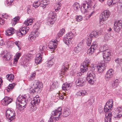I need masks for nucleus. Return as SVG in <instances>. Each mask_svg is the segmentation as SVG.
Instances as JSON below:
<instances>
[{
	"label": "nucleus",
	"instance_id": "obj_60",
	"mask_svg": "<svg viewBox=\"0 0 122 122\" xmlns=\"http://www.w3.org/2000/svg\"><path fill=\"white\" fill-rule=\"evenodd\" d=\"M34 90V89H33V88H30L29 89V93L31 94L32 93H34L35 92L34 91H33Z\"/></svg>",
	"mask_w": 122,
	"mask_h": 122
},
{
	"label": "nucleus",
	"instance_id": "obj_27",
	"mask_svg": "<svg viewBox=\"0 0 122 122\" xmlns=\"http://www.w3.org/2000/svg\"><path fill=\"white\" fill-rule=\"evenodd\" d=\"M55 61V58H53L51 59V60H49L47 63V66L48 67H51L53 65Z\"/></svg>",
	"mask_w": 122,
	"mask_h": 122
},
{
	"label": "nucleus",
	"instance_id": "obj_46",
	"mask_svg": "<svg viewBox=\"0 0 122 122\" xmlns=\"http://www.w3.org/2000/svg\"><path fill=\"white\" fill-rule=\"evenodd\" d=\"M20 42L19 41H17L14 42V44L16 45L19 48V50H20L21 48Z\"/></svg>",
	"mask_w": 122,
	"mask_h": 122
},
{
	"label": "nucleus",
	"instance_id": "obj_59",
	"mask_svg": "<svg viewBox=\"0 0 122 122\" xmlns=\"http://www.w3.org/2000/svg\"><path fill=\"white\" fill-rule=\"evenodd\" d=\"M117 84L113 81V82L112 83V86L114 88L117 86Z\"/></svg>",
	"mask_w": 122,
	"mask_h": 122
},
{
	"label": "nucleus",
	"instance_id": "obj_10",
	"mask_svg": "<svg viewBox=\"0 0 122 122\" xmlns=\"http://www.w3.org/2000/svg\"><path fill=\"white\" fill-rule=\"evenodd\" d=\"M110 11L108 10H104L101 15L100 18L101 20L104 21L107 20L110 15Z\"/></svg>",
	"mask_w": 122,
	"mask_h": 122
},
{
	"label": "nucleus",
	"instance_id": "obj_40",
	"mask_svg": "<svg viewBox=\"0 0 122 122\" xmlns=\"http://www.w3.org/2000/svg\"><path fill=\"white\" fill-rule=\"evenodd\" d=\"M74 9L76 11L79 8L80 6L79 4L77 2L75 3L73 5Z\"/></svg>",
	"mask_w": 122,
	"mask_h": 122
},
{
	"label": "nucleus",
	"instance_id": "obj_36",
	"mask_svg": "<svg viewBox=\"0 0 122 122\" xmlns=\"http://www.w3.org/2000/svg\"><path fill=\"white\" fill-rule=\"evenodd\" d=\"M21 56V53H17L15 55V59L14 62V64H16V63L18 61V60L19 59L20 56Z\"/></svg>",
	"mask_w": 122,
	"mask_h": 122
},
{
	"label": "nucleus",
	"instance_id": "obj_29",
	"mask_svg": "<svg viewBox=\"0 0 122 122\" xmlns=\"http://www.w3.org/2000/svg\"><path fill=\"white\" fill-rule=\"evenodd\" d=\"M97 69L98 72L101 73L104 70V67L101 64H100L97 66Z\"/></svg>",
	"mask_w": 122,
	"mask_h": 122
},
{
	"label": "nucleus",
	"instance_id": "obj_22",
	"mask_svg": "<svg viewBox=\"0 0 122 122\" xmlns=\"http://www.w3.org/2000/svg\"><path fill=\"white\" fill-rule=\"evenodd\" d=\"M62 112L63 117H66L68 116L70 114V111L68 108H66L63 110Z\"/></svg>",
	"mask_w": 122,
	"mask_h": 122
},
{
	"label": "nucleus",
	"instance_id": "obj_20",
	"mask_svg": "<svg viewBox=\"0 0 122 122\" xmlns=\"http://www.w3.org/2000/svg\"><path fill=\"white\" fill-rule=\"evenodd\" d=\"M57 43H54L53 41H51L49 43L48 47L50 49L52 50V51H53L57 47Z\"/></svg>",
	"mask_w": 122,
	"mask_h": 122
},
{
	"label": "nucleus",
	"instance_id": "obj_42",
	"mask_svg": "<svg viewBox=\"0 0 122 122\" xmlns=\"http://www.w3.org/2000/svg\"><path fill=\"white\" fill-rule=\"evenodd\" d=\"M61 5L60 3L55 4L54 5V7L55 11L56 12L57 11L59 10L60 9Z\"/></svg>",
	"mask_w": 122,
	"mask_h": 122
},
{
	"label": "nucleus",
	"instance_id": "obj_5",
	"mask_svg": "<svg viewBox=\"0 0 122 122\" xmlns=\"http://www.w3.org/2000/svg\"><path fill=\"white\" fill-rule=\"evenodd\" d=\"M34 87V90L35 92L39 93L41 92V88L43 87L42 83L38 81H35L33 84Z\"/></svg>",
	"mask_w": 122,
	"mask_h": 122
},
{
	"label": "nucleus",
	"instance_id": "obj_51",
	"mask_svg": "<svg viewBox=\"0 0 122 122\" xmlns=\"http://www.w3.org/2000/svg\"><path fill=\"white\" fill-rule=\"evenodd\" d=\"M36 75L35 72L32 74L30 77V80L31 81L33 80L35 77Z\"/></svg>",
	"mask_w": 122,
	"mask_h": 122
},
{
	"label": "nucleus",
	"instance_id": "obj_11",
	"mask_svg": "<svg viewBox=\"0 0 122 122\" xmlns=\"http://www.w3.org/2000/svg\"><path fill=\"white\" fill-rule=\"evenodd\" d=\"M90 63V60L88 59H86L83 62V65L81 66V71L83 73L84 71L85 72H86L88 70V66Z\"/></svg>",
	"mask_w": 122,
	"mask_h": 122
},
{
	"label": "nucleus",
	"instance_id": "obj_50",
	"mask_svg": "<svg viewBox=\"0 0 122 122\" xmlns=\"http://www.w3.org/2000/svg\"><path fill=\"white\" fill-rule=\"evenodd\" d=\"M11 56L8 53L5 56V58H5V59L7 61L10 60L11 58Z\"/></svg>",
	"mask_w": 122,
	"mask_h": 122
},
{
	"label": "nucleus",
	"instance_id": "obj_55",
	"mask_svg": "<svg viewBox=\"0 0 122 122\" xmlns=\"http://www.w3.org/2000/svg\"><path fill=\"white\" fill-rule=\"evenodd\" d=\"M115 61L116 63L118 64L121 62V58L120 59L119 58H117L116 59Z\"/></svg>",
	"mask_w": 122,
	"mask_h": 122
},
{
	"label": "nucleus",
	"instance_id": "obj_58",
	"mask_svg": "<svg viewBox=\"0 0 122 122\" xmlns=\"http://www.w3.org/2000/svg\"><path fill=\"white\" fill-rule=\"evenodd\" d=\"M82 42H81L78 44L77 46L79 48H80V49H81L82 47Z\"/></svg>",
	"mask_w": 122,
	"mask_h": 122
},
{
	"label": "nucleus",
	"instance_id": "obj_23",
	"mask_svg": "<svg viewBox=\"0 0 122 122\" xmlns=\"http://www.w3.org/2000/svg\"><path fill=\"white\" fill-rule=\"evenodd\" d=\"M71 84L64 83L62 86V88L64 90H69L71 88Z\"/></svg>",
	"mask_w": 122,
	"mask_h": 122
},
{
	"label": "nucleus",
	"instance_id": "obj_3",
	"mask_svg": "<svg viewBox=\"0 0 122 122\" xmlns=\"http://www.w3.org/2000/svg\"><path fill=\"white\" fill-rule=\"evenodd\" d=\"M6 114L7 120L9 122H10L15 119V113L13 110L8 109L6 111Z\"/></svg>",
	"mask_w": 122,
	"mask_h": 122
},
{
	"label": "nucleus",
	"instance_id": "obj_2",
	"mask_svg": "<svg viewBox=\"0 0 122 122\" xmlns=\"http://www.w3.org/2000/svg\"><path fill=\"white\" fill-rule=\"evenodd\" d=\"M16 103L17 107L19 110H23L26 104V97L25 96H19L16 101Z\"/></svg>",
	"mask_w": 122,
	"mask_h": 122
},
{
	"label": "nucleus",
	"instance_id": "obj_41",
	"mask_svg": "<svg viewBox=\"0 0 122 122\" xmlns=\"http://www.w3.org/2000/svg\"><path fill=\"white\" fill-rule=\"evenodd\" d=\"M118 0H108V4L109 5H113L115 4L118 1Z\"/></svg>",
	"mask_w": 122,
	"mask_h": 122
},
{
	"label": "nucleus",
	"instance_id": "obj_14",
	"mask_svg": "<svg viewBox=\"0 0 122 122\" xmlns=\"http://www.w3.org/2000/svg\"><path fill=\"white\" fill-rule=\"evenodd\" d=\"M114 71L112 69L108 70L105 76V79L106 81H109L113 76Z\"/></svg>",
	"mask_w": 122,
	"mask_h": 122
},
{
	"label": "nucleus",
	"instance_id": "obj_21",
	"mask_svg": "<svg viewBox=\"0 0 122 122\" xmlns=\"http://www.w3.org/2000/svg\"><path fill=\"white\" fill-rule=\"evenodd\" d=\"M15 30L13 27L10 28L7 30L5 33L7 36H10L13 34L14 33Z\"/></svg>",
	"mask_w": 122,
	"mask_h": 122
},
{
	"label": "nucleus",
	"instance_id": "obj_54",
	"mask_svg": "<svg viewBox=\"0 0 122 122\" xmlns=\"http://www.w3.org/2000/svg\"><path fill=\"white\" fill-rule=\"evenodd\" d=\"M8 53H7V51H5L2 53L1 56L3 57L4 58H5V56Z\"/></svg>",
	"mask_w": 122,
	"mask_h": 122
},
{
	"label": "nucleus",
	"instance_id": "obj_24",
	"mask_svg": "<svg viewBox=\"0 0 122 122\" xmlns=\"http://www.w3.org/2000/svg\"><path fill=\"white\" fill-rule=\"evenodd\" d=\"M12 101V99L8 97H6L4 99V103L5 104V105L6 106L9 104L11 103Z\"/></svg>",
	"mask_w": 122,
	"mask_h": 122
},
{
	"label": "nucleus",
	"instance_id": "obj_49",
	"mask_svg": "<svg viewBox=\"0 0 122 122\" xmlns=\"http://www.w3.org/2000/svg\"><path fill=\"white\" fill-rule=\"evenodd\" d=\"M76 19L77 21L79 22L82 20L83 17L81 16H78L77 17H76Z\"/></svg>",
	"mask_w": 122,
	"mask_h": 122
},
{
	"label": "nucleus",
	"instance_id": "obj_12",
	"mask_svg": "<svg viewBox=\"0 0 122 122\" xmlns=\"http://www.w3.org/2000/svg\"><path fill=\"white\" fill-rule=\"evenodd\" d=\"M86 77H79L76 80V84L77 86H82L86 83Z\"/></svg>",
	"mask_w": 122,
	"mask_h": 122
},
{
	"label": "nucleus",
	"instance_id": "obj_30",
	"mask_svg": "<svg viewBox=\"0 0 122 122\" xmlns=\"http://www.w3.org/2000/svg\"><path fill=\"white\" fill-rule=\"evenodd\" d=\"M15 83H14L9 84L7 87V92H9L10 91L12 90L15 86Z\"/></svg>",
	"mask_w": 122,
	"mask_h": 122
},
{
	"label": "nucleus",
	"instance_id": "obj_8",
	"mask_svg": "<svg viewBox=\"0 0 122 122\" xmlns=\"http://www.w3.org/2000/svg\"><path fill=\"white\" fill-rule=\"evenodd\" d=\"M29 29V28L28 27H22L16 31V34L17 36L21 37L22 35L25 34L28 32Z\"/></svg>",
	"mask_w": 122,
	"mask_h": 122
},
{
	"label": "nucleus",
	"instance_id": "obj_34",
	"mask_svg": "<svg viewBox=\"0 0 122 122\" xmlns=\"http://www.w3.org/2000/svg\"><path fill=\"white\" fill-rule=\"evenodd\" d=\"M7 79L9 81L12 82L13 80L14 76L13 74L7 75L6 76Z\"/></svg>",
	"mask_w": 122,
	"mask_h": 122
},
{
	"label": "nucleus",
	"instance_id": "obj_48",
	"mask_svg": "<svg viewBox=\"0 0 122 122\" xmlns=\"http://www.w3.org/2000/svg\"><path fill=\"white\" fill-rule=\"evenodd\" d=\"M49 0H42L41 1V4L43 3L44 5H47L49 2Z\"/></svg>",
	"mask_w": 122,
	"mask_h": 122
},
{
	"label": "nucleus",
	"instance_id": "obj_61",
	"mask_svg": "<svg viewBox=\"0 0 122 122\" xmlns=\"http://www.w3.org/2000/svg\"><path fill=\"white\" fill-rule=\"evenodd\" d=\"M3 17L5 19H7V18L9 16L5 13H4V15H2Z\"/></svg>",
	"mask_w": 122,
	"mask_h": 122
},
{
	"label": "nucleus",
	"instance_id": "obj_62",
	"mask_svg": "<svg viewBox=\"0 0 122 122\" xmlns=\"http://www.w3.org/2000/svg\"><path fill=\"white\" fill-rule=\"evenodd\" d=\"M55 117V119H54L55 120H56V121H58L59 120V119L60 118V116H54Z\"/></svg>",
	"mask_w": 122,
	"mask_h": 122
},
{
	"label": "nucleus",
	"instance_id": "obj_31",
	"mask_svg": "<svg viewBox=\"0 0 122 122\" xmlns=\"http://www.w3.org/2000/svg\"><path fill=\"white\" fill-rule=\"evenodd\" d=\"M108 49V46L107 45L105 44L101 47L100 50L101 52H102L104 51H107V50H109Z\"/></svg>",
	"mask_w": 122,
	"mask_h": 122
},
{
	"label": "nucleus",
	"instance_id": "obj_19",
	"mask_svg": "<svg viewBox=\"0 0 122 122\" xmlns=\"http://www.w3.org/2000/svg\"><path fill=\"white\" fill-rule=\"evenodd\" d=\"M42 56L41 54H38L36 55V58H35V62L37 65L41 63L42 61Z\"/></svg>",
	"mask_w": 122,
	"mask_h": 122
},
{
	"label": "nucleus",
	"instance_id": "obj_56",
	"mask_svg": "<svg viewBox=\"0 0 122 122\" xmlns=\"http://www.w3.org/2000/svg\"><path fill=\"white\" fill-rule=\"evenodd\" d=\"M54 119H55V117H54V116L52 115H51L49 120V121L50 122H53Z\"/></svg>",
	"mask_w": 122,
	"mask_h": 122
},
{
	"label": "nucleus",
	"instance_id": "obj_28",
	"mask_svg": "<svg viewBox=\"0 0 122 122\" xmlns=\"http://www.w3.org/2000/svg\"><path fill=\"white\" fill-rule=\"evenodd\" d=\"M20 19L19 17H16L13 19L12 21H11V23L13 26H14L16 24V23L19 21Z\"/></svg>",
	"mask_w": 122,
	"mask_h": 122
},
{
	"label": "nucleus",
	"instance_id": "obj_33",
	"mask_svg": "<svg viewBox=\"0 0 122 122\" xmlns=\"http://www.w3.org/2000/svg\"><path fill=\"white\" fill-rule=\"evenodd\" d=\"M114 25H118L120 27H122V21L121 20L116 21L114 24Z\"/></svg>",
	"mask_w": 122,
	"mask_h": 122
},
{
	"label": "nucleus",
	"instance_id": "obj_39",
	"mask_svg": "<svg viewBox=\"0 0 122 122\" xmlns=\"http://www.w3.org/2000/svg\"><path fill=\"white\" fill-rule=\"evenodd\" d=\"M65 31V29L63 28L61 29L59 32L57 34V36L59 37L61 36L64 34Z\"/></svg>",
	"mask_w": 122,
	"mask_h": 122
},
{
	"label": "nucleus",
	"instance_id": "obj_1",
	"mask_svg": "<svg viewBox=\"0 0 122 122\" xmlns=\"http://www.w3.org/2000/svg\"><path fill=\"white\" fill-rule=\"evenodd\" d=\"M113 106V102L112 100H110L105 104L103 111L106 113V117L105 118V122H111V120L113 114L110 111Z\"/></svg>",
	"mask_w": 122,
	"mask_h": 122
},
{
	"label": "nucleus",
	"instance_id": "obj_18",
	"mask_svg": "<svg viewBox=\"0 0 122 122\" xmlns=\"http://www.w3.org/2000/svg\"><path fill=\"white\" fill-rule=\"evenodd\" d=\"M62 110L61 107H59L57 109L54 111H53L52 112V114L53 116H60L61 114V111Z\"/></svg>",
	"mask_w": 122,
	"mask_h": 122
},
{
	"label": "nucleus",
	"instance_id": "obj_17",
	"mask_svg": "<svg viewBox=\"0 0 122 122\" xmlns=\"http://www.w3.org/2000/svg\"><path fill=\"white\" fill-rule=\"evenodd\" d=\"M40 101V98L38 96H36L33 98V100L31 101V104L33 107L38 104Z\"/></svg>",
	"mask_w": 122,
	"mask_h": 122
},
{
	"label": "nucleus",
	"instance_id": "obj_43",
	"mask_svg": "<svg viewBox=\"0 0 122 122\" xmlns=\"http://www.w3.org/2000/svg\"><path fill=\"white\" fill-rule=\"evenodd\" d=\"M73 36V34L71 32H70L66 34V37L68 38V37L70 38V40H71Z\"/></svg>",
	"mask_w": 122,
	"mask_h": 122
},
{
	"label": "nucleus",
	"instance_id": "obj_37",
	"mask_svg": "<svg viewBox=\"0 0 122 122\" xmlns=\"http://www.w3.org/2000/svg\"><path fill=\"white\" fill-rule=\"evenodd\" d=\"M33 20L31 19H29L26 20L24 22V24L27 26L31 25L32 24Z\"/></svg>",
	"mask_w": 122,
	"mask_h": 122
},
{
	"label": "nucleus",
	"instance_id": "obj_45",
	"mask_svg": "<svg viewBox=\"0 0 122 122\" xmlns=\"http://www.w3.org/2000/svg\"><path fill=\"white\" fill-rule=\"evenodd\" d=\"M122 27H120L118 25H114V30L116 32H118L120 31Z\"/></svg>",
	"mask_w": 122,
	"mask_h": 122
},
{
	"label": "nucleus",
	"instance_id": "obj_35",
	"mask_svg": "<svg viewBox=\"0 0 122 122\" xmlns=\"http://www.w3.org/2000/svg\"><path fill=\"white\" fill-rule=\"evenodd\" d=\"M41 4V2L39 1H35L33 4L32 6L35 8H36L39 7Z\"/></svg>",
	"mask_w": 122,
	"mask_h": 122
},
{
	"label": "nucleus",
	"instance_id": "obj_15",
	"mask_svg": "<svg viewBox=\"0 0 122 122\" xmlns=\"http://www.w3.org/2000/svg\"><path fill=\"white\" fill-rule=\"evenodd\" d=\"M91 1H89L86 4H83L81 8V12L83 13H85L87 11L88 9L91 7Z\"/></svg>",
	"mask_w": 122,
	"mask_h": 122
},
{
	"label": "nucleus",
	"instance_id": "obj_6",
	"mask_svg": "<svg viewBox=\"0 0 122 122\" xmlns=\"http://www.w3.org/2000/svg\"><path fill=\"white\" fill-rule=\"evenodd\" d=\"M49 19L47 22V24L48 25H52L56 19V14L54 13V12L51 11L49 13Z\"/></svg>",
	"mask_w": 122,
	"mask_h": 122
},
{
	"label": "nucleus",
	"instance_id": "obj_26",
	"mask_svg": "<svg viewBox=\"0 0 122 122\" xmlns=\"http://www.w3.org/2000/svg\"><path fill=\"white\" fill-rule=\"evenodd\" d=\"M77 95L78 96H83L85 95H87V93L85 90H82L79 91L77 93Z\"/></svg>",
	"mask_w": 122,
	"mask_h": 122
},
{
	"label": "nucleus",
	"instance_id": "obj_4",
	"mask_svg": "<svg viewBox=\"0 0 122 122\" xmlns=\"http://www.w3.org/2000/svg\"><path fill=\"white\" fill-rule=\"evenodd\" d=\"M87 80L88 82L93 84L96 80V77L95 74L92 71H89L87 74Z\"/></svg>",
	"mask_w": 122,
	"mask_h": 122
},
{
	"label": "nucleus",
	"instance_id": "obj_9",
	"mask_svg": "<svg viewBox=\"0 0 122 122\" xmlns=\"http://www.w3.org/2000/svg\"><path fill=\"white\" fill-rule=\"evenodd\" d=\"M104 62L106 63L108 62L110 60L111 58V55L109 50H107V51L102 52Z\"/></svg>",
	"mask_w": 122,
	"mask_h": 122
},
{
	"label": "nucleus",
	"instance_id": "obj_13",
	"mask_svg": "<svg viewBox=\"0 0 122 122\" xmlns=\"http://www.w3.org/2000/svg\"><path fill=\"white\" fill-rule=\"evenodd\" d=\"M98 36V33H97L96 31H94L92 32L90 35V37L87 39L86 43L87 45L88 46H89L90 45L92 41V39L91 37L97 38Z\"/></svg>",
	"mask_w": 122,
	"mask_h": 122
},
{
	"label": "nucleus",
	"instance_id": "obj_63",
	"mask_svg": "<svg viewBox=\"0 0 122 122\" xmlns=\"http://www.w3.org/2000/svg\"><path fill=\"white\" fill-rule=\"evenodd\" d=\"M5 23V21L3 19L1 18H0V23L2 25L3 24Z\"/></svg>",
	"mask_w": 122,
	"mask_h": 122
},
{
	"label": "nucleus",
	"instance_id": "obj_57",
	"mask_svg": "<svg viewBox=\"0 0 122 122\" xmlns=\"http://www.w3.org/2000/svg\"><path fill=\"white\" fill-rule=\"evenodd\" d=\"M91 101V99L90 100H89L86 102L87 103H88V106H90L91 105H92V104L93 102V99H92V101Z\"/></svg>",
	"mask_w": 122,
	"mask_h": 122
},
{
	"label": "nucleus",
	"instance_id": "obj_32",
	"mask_svg": "<svg viewBox=\"0 0 122 122\" xmlns=\"http://www.w3.org/2000/svg\"><path fill=\"white\" fill-rule=\"evenodd\" d=\"M59 84L57 81L54 82L52 84L51 86V88L53 89H54L56 88Z\"/></svg>",
	"mask_w": 122,
	"mask_h": 122
},
{
	"label": "nucleus",
	"instance_id": "obj_25",
	"mask_svg": "<svg viewBox=\"0 0 122 122\" xmlns=\"http://www.w3.org/2000/svg\"><path fill=\"white\" fill-rule=\"evenodd\" d=\"M71 40L70 38L69 37L68 38V37L67 38L64 37L63 39V41L64 43L68 46H69L71 43Z\"/></svg>",
	"mask_w": 122,
	"mask_h": 122
},
{
	"label": "nucleus",
	"instance_id": "obj_64",
	"mask_svg": "<svg viewBox=\"0 0 122 122\" xmlns=\"http://www.w3.org/2000/svg\"><path fill=\"white\" fill-rule=\"evenodd\" d=\"M40 6L41 7H43V8H45V7L47 5H44L43 3H42L41 4Z\"/></svg>",
	"mask_w": 122,
	"mask_h": 122
},
{
	"label": "nucleus",
	"instance_id": "obj_52",
	"mask_svg": "<svg viewBox=\"0 0 122 122\" xmlns=\"http://www.w3.org/2000/svg\"><path fill=\"white\" fill-rule=\"evenodd\" d=\"M118 11L120 14L122 13V5L118 6Z\"/></svg>",
	"mask_w": 122,
	"mask_h": 122
},
{
	"label": "nucleus",
	"instance_id": "obj_16",
	"mask_svg": "<svg viewBox=\"0 0 122 122\" xmlns=\"http://www.w3.org/2000/svg\"><path fill=\"white\" fill-rule=\"evenodd\" d=\"M97 46L95 44L93 43L91 47L87 51V53L89 55H92L95 51L97 48Z\"/></svg>",
	"mask_w": 122,
	"mask_h": 122
},
{
	"label": "nucleus",
	"instance_id": "obj_7",
	"mask_svg": "<svg viewBox=\"0 0 122 122\" xmlns=\"http://www.w3.org/2000/svg\"><path fill=\"white\" fill-rule=\"evenodd\" d=\"M111 112L113 114V117L119 118L122 116V108L118 107Z\"/></svg>",
	"mask_w": 122,
	"mask_h": 122
},
{
	"label": "nucleus",
	"instance_id": "obj_47",
	"mask_svg": "<svg viewBox=\"0 0 122 122\" xmlns=\"http://www.w3.org/2000/svg\"><path fill=\"white\" fill-rule=\"evenodd\" d=\"M68 69V68H67L66 67H65V66L64 65L62 67L61 71V74H63H63H64L66 70H67Z\"/></svg>",
	"mask_w": 122,
	"mask_h": 122
},
{
	"label": "nucleus",
	"instance_id": "obj_53",
	"mask_svg": "<svg viewBox=\"0 0 122 122\" xmlns=\"http://www.w3.org/2000/svg\"><path fill=\"white\" fill-rule=\"evenodd\" d=\"M33 35L34 36H35V38L38 37L39 35V32L37 31H35L33 33Z\"/></svg>",
	"mask_w": 122,
	"mask_h": 122
},
{
	"label": "nucleus",
	"instance_id": "obj_44",
	"mask_svg": "<svg viewBox=\"0 0 122 122\" xmlns=\"http://www.w3.org/2000/svg\"><path fill=\"white\" fill-rule=\"evenodd\" d=\"M35 38V37L32 34L29 35L28 40L30 41H33L34 40Z\"/></svg>",
	"mask_w": 122,
	"mask_h": 122
},
{
	"label": "nucleus",
	"instance_id": "obj_38",
	"mask_svg": "<svg viewBox=\"0 0 122 122\" xmlns=\"http://www.w3.org/2000/svg\"><path fill=\"white\" fill-rule=\"evenodd\" d=\"M81 49H80V48H79L78 47L76 46V47L74 50L73 51V55H76L77 53H78L81 50Z\"/></svg>",
	"mask_w": 122,
	"mask_h": 122
}]
</instances>
